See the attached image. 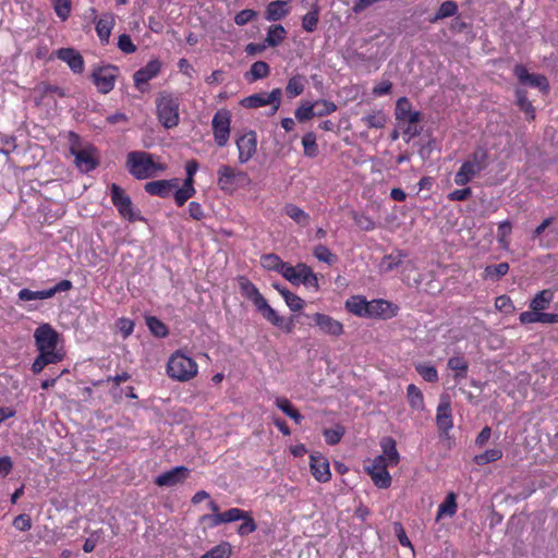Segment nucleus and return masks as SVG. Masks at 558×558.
<instances>
[{"instance_id":"nucleus-1","label":"nucleus","mask_w":558,"mask_h":558,"mask_svg":"<svg viewBox=\"0 0 558 558\" xmlns=\"http://www.w3.org/2000/svg\"><path fill=\"white\" fill-rule=\"evenodd\" d=\"M241 294L250 300L255 310L263 315V317L271 325L282 329L287 333H291L294 329V322L292 318H284L280 316L267 302L264 295L259 292L258 288L246 277L240 276L238 278Z\"/></svg>"},{"instance_id":"nucleus-2","label":"nucleus","mask_w":558,"mask_h":558,"mask_svg":"<svg viewBox=\"0 0 558 558\" xmlns=\"http://www.w3.org/2000/svg\"><path fill=\"white\" fill-rule=\"evenodd\" d=\"M125 167L136 180L154 178L167 168L166 165L156 162L153 154L143 150L130 151Z\"/></svg>"},{"instance_id":"nucleus-3","label":"nucleus","mask_w":558,"mask_h":558,"mask_svg":"<svg viewBox=\"0 0 558 558\" xmlns=\"http://www.w3.org/2000/svg\"><path fill=\"white\" fill-rule=\"evenodd\" d=\"M488 150L485 147L478 146L466 160H464L454 174V183L459 186H464L471 182L477 174H480L487 167Z\"/></svg>"},{"instance_id":"nucleus-4","label":"nucleus","mask_w":558,"mask_h":558,"mask_svg":"<svg viewBox=\"0 0 558 558\" xmlns=\"http://www.w3.org/2000/svg\"><path fill=\"white\" fill-rule=\"evenodd\" d=\"M217 177L219 189L227 194H233L236 190L251 184V179L245 171L229 165H221Z\"/></svg>"},{"instance_id":"nucleus-5","label":"nucleus","mask_w":558,"mask_h":558,"mask_svg":"<svg viewBox=\"0 0 558 558\" xmlns=\"http://www.w3.org/2000/svg\"><path fill=\"white\" fill-rule=\"evenodd\" d=\"M71 147L70 153L74 156V162L77 169L83 173H88L99 166V156L97 148L88 145L84 148H76L75 145L80 142V136L70 132Z\"/></svg>"},{"instance_id":"nucleus-6","label":"nucleus","mask_w":558,"mask_h":558,"mask_svg":"<svg viewBox=\"0 0 558 558\" xmlns=\"http://www.w3.org/2000/svg\"><path fill=\"white\" fill-rule=\"evenodd\" d=\"M197 369L196 362L180 351L173 353L167 363L168 376L179 381L190 380L197 374Z\"/></svg>"},{"instance_id":"nucleus-7","label":"nucleus","mask_w":558,"mask_h":558,"mask_svg":"<svg viewBox=\"0 0 558 558\" xmlns=\"http://www.w3.org/2000/svg\"><path fill=\"white\" fill-rule=\"evenodd\" d=\"M179 99L171 94L162 93L156 99L157 117L166 129L179 124Z\"/></svg>"},{"instance_id":"nucleus-8","label":"nucleus","mask_w":558,"mask_h":558,"mask_svg":"<svg viewBox=\"0 0 558 558\" xmlns=\"http://www.w3.org/2000/svg\"><path fill=\"white\" fill-rule=\"evenodd\" d=\"M110 198L119 214L130 222L144 221L145 218L141 214L135 213L131 197L117 183L109 186Z\"/></svg>"},{"instance_id":"nucleus-9","label":"nucleus","mask_w":558,"mask_h":558,"mask_svg":"<svg viewBox=\"0 0 558 558\" xmlns=\"http://www.w3.org/2000/svg\"><path fill=\"white\" fill-rule=\"evenodd\" d=\"M119 68L112 64L95 65L90 80L100 94H109L116 86Z\"/></svg>"},{"instance_id":"nucleus-10","label":"nucleus","mask_w":558,"mask_h":558,"mask_svg":"<svg viewBox=\"0 0 558 558\" xmlns=\"http://www.w3.org/2000/svg\"><path fill=\"white\" fill-rule=\"evenodd\" d=\"M211 130L217 146H227L231 133V112L228 109L217 110L211 120Z\"/></svg>"},{"instance_id":"nucleus-11","label":"nucleus","mask_w":558,"mask_h":558,"mask_svg":"<svg viewBox=\"0 0 558 558\" xmlns=\"http://www.w3.org/2000/svg\"><path fill=\"white\" fill-rule=\"evenodd\" d=\"M73 288V284L70 280L63 279L59 281L57 284L49 289L33 291L27 288H24L19 291L17 298L20 301H35V300H46L54 296L59 292H65Z\"/></svg>"},{"instance_id":"nucleus-12","label":"nucleus","mask_w":558,"mask_h":558,"mask_svg":"<svg viewBox=\"0 0 558 558\" xmlns=\"http://www.w3.org/2000/svg\"><path fill=\"white\" fill-rule=\"evenodd\" d=\"M238 148V161L240 165L248 162L257 150V134L255 131H247L235 140Z\"/></svg>"},{"instance_id":"nucleus-13","label":"nucleus","mask_w":558,"mask_h":558,"mask_svg":"<svg viewBox=\"0 0 558 558\" xmlns=\"http://www.w3.org/2000/svg\"><path fill=\"white\" fill-rule=\"evenodd\" d=\"M312 319L315 326H317L319 331L325 336L339 338L344 333L343 324L328 314L315 313L312 315Z\"/></svg>"},{"instance_id":"nucleus-14","label":"nucleus","mask_w":558,"mask_h":558,"mask_svg":"<svg viewBox=\"0 0 558 558\" xmlns=\"http://www.w3.org/2000/svg\"><path fill=\"white\" fill-rule=\"evenodd\" d=\"M513 73L521 84L538 88L544 94L549 92V83L545 75L531 74L523 64H515Z\"/></svg>"},{"instance_id":"nucleus-15","label":"nucleus","mask_w":558,"mask_h":558,"mask_svg":"<svg viewBox=\"0 0 558 558\" xmlns=\"http://www.w3.org/2000/svg\"><path fill=\"white\" fill-rule=\"evenodd\" d=\"M35 343L38 351L56 349L58 342L57 331L49 325H40L34 332Z\"/></svg>"},{"instance_id":"nucleus-16","label":"nucleus","mask_w":558,"mask_h":558,"mask_svg":"<svg viewBox=\"0 0 558 558\" xmlns=\"http://www.w3.org/2000/svg\"><path fill=\"white\" fill-rule=\"evenodd\" d=\"M367 318L389 319L397 315L398 306L384 299H374L368 303Z\"/></svg>"},{"instance_id":"nucleus-17","label":"nucleus","mask_w":558,"mask_h":558,"mask_svg":"<svg viewBox=\"0 0 558 558\" xmlns=\"http://www.w3.org/2000/svg\"><path fill=\"white\" fill-rule=\"evenodd\" d=\"M189 475L190 470L186 466L178 465L159 474L155 480V484L160 487H171L184 482Z\"/></svg>"},{"instance_id":"nucleus-18","label":"nucleus","mask_w":558,"mask_h":558,"mask_svg":"<svg viewBox=\"0 0 558 558\" xmlns=\"http://www.w3.org/2000/svg\"><path fill=\"white\" fill-rule=\"evenodd\" d=\"M178 185L179 179L177 178L169 180H156L147 182L144 185V190L149 195L168 198Z\"/></svg>"},{"instance_id":"nucleus-19","label":"nucleus","mask_w":558,"mask_h":558,"mask_svg":"<svg viewBox=\"0 0 558 558\" xmlns=\"http://www.w3.org/2000/svg\"><path fill=\"white\" fill-rule=\"evenodd\" d=\"M161 70V62L157 59L150 60L133 74L134 85L142 90V86L155 78Z\"/></svg>"},{"instance_id":"nucleus-20","label":"nucleus","mask_w":558,"mask_h":558,"mask_svg":"<svg viewBox=\"0 0 558 558\" xmlns=\"http://www.w3.org/2000/svg\"><path fill=\"white\" fill-rule=\"evenodd\" d=\"M310 468L314 478L320 483H326L330 480V466L328 460L320 453H312L310 456Z\"/></svg>"},{"instance_id":"nucleus-21","label":"nucleus","mask_w":558,"mask_h":558,"mask_svg":"<svg viewBox=\"0 0 558 558\" xmlns=\"http://www.w3.org/2000/svg\"><path fill=\"white\" fill-rule=\"evenodd\" d=\"M56 57L65 62L73 73L81 74L84 71V59L74 48H60L56 51Z\"/></svg>"},{"instance_id":"nucleus-22","label":"nucleus","mask_w":558,"mask_h":558,"mask_svg":"<svg viewBox=\"0 0 558 558\" xmlns=\"http://www.w3.org/2000/svg\"><path fill=\"white\" fill-rule=\"evenodd\" d=\"M296 280L294 284H304L315 290L319 289L318 278L313 269L304 263L295 265Z\"/></svg>"},{"instance_id":"nucleus-23","label":"nucleus","mask_w":558,"mask_h":558,"mask_svg":"<svg viewBox=\"0 0 558 558\" xmlns=\"http://www.w3.org/2000/svg\"><path fill=\"white\" fill-rule=\"evenodd\" d=\"M302 3L311 8L302 17V27L305 32L312 33L317 28L319 21L318 0H302Z\"/></svg>"},{"instance_id":"nucleus-24","label":"nucleus","mask_w":558,"mask_h":558,"mask_svg":"<svg viewBox=\"0 0 558 558\" xmlns=\"http://www.w3.org/2000/svg\"><path fill=\"white\" fill-rule=\"evenodd\" d=\"M422 120V114L420 111H414L409 117L405 118V121L408 124L403 129L402 137L405 143H410L412 138L418 136L422 131L423 126L420 125V122Z\"/></svg>"},{"instance_id":"nucleus-25","label":"nucleus","mask_w":558,"mask_h":558,"mask_svg":"<svg viewBox=\"0 0 558 558\" xmlns=\"http://www.w3.org/2000/svg\"><path fill=\"white\" fill-rule=\"evenodd\" d=\"M242 518H245V511L240 508H230L225 512L204 517V519H209L211 521V526H218L223 523L235 522L241 520Z\"/></svg>"},{"instance_id":"nucleus-26","label":"nucleus","mask_w":558,"mask_h":558,"mask_svg":"<svg viewBox=\"0 0 558 558\" xmlns=\"http://www.w3.org/2000/svg\"><path fill=\"white\" fill-rule=\"evenodd\" d=\"M368 303L369 301H367L366 298L363 295H352L349 299H347L344 307L349 313L357 317L367 318L369 310Z\"/></svg>"},{"instance_id":"nucleus-27","label":"nucleus","mask_w":558,"mask_h":558,"mask_svg":"<svg viewBox=\"0 0 558 558\" xmlns=\"http://www.w3.org/2000/svg\"><path fill=\"white\" fill-rule=\"evenodd\" d=\"M380 448L383 453L381 457H385V461H388V463L391 466H395L400 461V454L397 450V442L391 436H385L380 439Z\"/></svg>"},{"instance_id":"nucleus-28","label":"nucleus","mask_w":558,"mask_h":558,"mask_svg":"<svg viewBox=\"0 0 558 558\" xmlns=\"http://www.w3.org/2000/svg\"><path fill=\"white\" fill-rule=\"evenodd\" d=\"M436 423L439 430L447 433L453 427L449 402H440L437 407Z\"/></svg>"},{"instance_id":"nucleus-29","label":"nucleus","mask_w":558,"mask_h":558,"mask_svg":"<svg viewBox=\"0 0 558 558\" xmlns=\"http://www.w3.org/2000/svg\"><path fill=\"white\" fill-rule=\"evenodd\" d=\"M290 12L287 1L275 0L268 3L265 11V19L270 22L279 21L286 17Z\"/></svg>"},{"instance_id":"nucleus-30","label":"nucleus","mask_w":558,"mask_h":558,"mask_svg":"<svg viewBox=\"0 0 558 558\" xmlns=\"http://www.w3.org/2000/svg\"><path fill=\"white\" fill-rule=\"evenodd\" d=\"M34 94L36 96H38V99H36V104H40L43 102V100L49 96V95H57L58 97H65L66 96V93L63 88L57 86V85H51V84H48L46 82H40L38 83L35 87H34Z\"/></svg>"},{"instance_id":"nucleus-31","label":"nucleus","mask_w":558,"mask_h":558,"mask_svg":"<svg viewBox=\"0 0 558 558\" xmlns=\"http://www.w3.org/2000/svg\"><path fill=\"white\" fill-rule=\"evenodd\" d=\"M447 366L449 369H451L454 373L453 378L456 381H460V380L466 378L468 371H469V363L463 356H461V355L451 356L447 362Z\"/></svg>"},{"instance_id":"nucleus-32","label":"nucleus","mask_w":558,"mask_h":558,"mask_svg":"<svg viewBox=\"0 0 558 558\" xmlns=\"http://www.w3.org/2000/svg\"><path fill=\"white\" fill-rule=\"evenodd\" d=\"M457 496L453 492H450L445 497V500L439 505L436 519L438 521L442 517L452 518L457 513Z\"/></svg>"},{"instance_id":"nucleus-33","label":"nucleus","mask_w":558,"mask_h":558,"mask_svg":"<svg viewBox=\"0 0 558 558\" xmlns=\"http://www.w3.org/2000/svg\"><path fill=\"white\" fill-rule=\"evenodd\" d=\"M270 73V66L265 61H256L251 65L250 71L245 73V80L250 83L267 77Z\"/></svg>"},{"instance_id":"nucleus-34","label":"nucleus","mask_w":558,"mask_h":558,"mask_svg":"<svg viewBox=\"0 0 558 558\" xmlns=\"http://www.w3.org/2000/svg\"><path fill=\"white\" fill-rule=\"evenodd\" d=\"M387 121L388 117L383 110L373 111L361 118V122L368 129H383Z\"/></svg>"},{"instance_id":"nucleus-35","label":"nucleus","mask_w":558,"mask_h":558,"mask_svg":"<svg viewBox=\"0 0 558 558\" xmlns=\"http://www.w3.org/2000/svg\"><path fill=\"white\" fill-rule=\"evenodd\" d=\"M459 8L458 4L452 1L448 0L440 4L438 8L436 14L428 19L429 23H437L440 20L451 17L458 14Z\"/></svg>"},{"instance_id":"nucleus-36","label":"nucleus","mask_w":558,"mask_h":558,"mask_svg":"<svg viewBox=\"0 0 558 558\" xmlns=\"http://www.w3.org/2000/svg\"><path fill=\"white\" fill-rule=\"evenodd\" d=\"M276 407L282 411L287 416L294 421L295 424H301L303 415L292 405L287 398H276Z\"/></svg>"},{"instance_id":"nucleus-37","label":"nucleus","mask_w":558,"mask_h":558,"mask_svg":"<svg viewBox=\"0 0 558 558\" xmlns=\"http://www.w3.org/2000/svg\"><path fill=\"white\" fill-rule=\"evenodd\" d=\"M287 35L286 28L281 24L271 25L265 38V43L268 47H277Z\"/></svg>"},{"instance_id":"nucleus-38","label":"nucleus","mask_w":558,"mask_h":558,"mask_svg":"<svg viewBox=\"0 0 558 558\" xmlns=\"http://www.w3.org/2000/svg\"><path fill=\"white\" fill-rule=\"evenodd\" d=\"M305 88V77L301 74L293 75L289 78L286 93L289 98H295L303 94Z\"/></svg>"},{"instance_id":"nucleus-39","label":"nucleus","mask_w":558,"mask_h":558,"mask_svg":"<svg viewBox=\"0 0 558 558\" xmlns=\"http://www.w3.org/2000/svg\"><path fill=\"white\" fill-rule=\"evenodd\" d=\"M284 214L300 226H307L310 223V215L302 208L294 204H287L284 206Z\"/></svg>"},{"instance_id":"nucleus-40","label":"nucleus","mask_w":558,"mask_h":558,"mask_svg":"<svg viewBox=\"0 0 558 558\" xmlns=\"http://www.w3.org/2000/svg\"><path fill=\"white\" fill-rule=\"evenodd\" d=\"M517 105L524 113L527 114L530 120L535 118V109L532 102L527 99V93L525 89H515Z\"/></svg>"},{"instance_id":"nucleus-41","label":"nucleus","mask_w":558,"mask_h":558,"mask_svg":"<svg viewBox=\"0 0 558 558\" xmlns=\"http://www.w3.org/2000/svg\"><path fill=\"white\" fill-rule=\"evenodd\" d=\"M407 397H408L409 404L413 410H423L424 409L423 393L420 390V388L416 387L414 384L408 385Z\"/></svg>"},{"instance_id":"nucleus-42","label":"nucleus","mask_w":558,"mask_h":558,"mask_svg":"<svg viewBox=\"0 0 558 558\" xmlns=\"http://www.w3.org/2000/svg\"><path fill=\"white\" fill-rule=\"evenodd\" d=\"M509 271V264L504 262L496 265H488L484 269V278L498 281Z\"/></svg>"},{"instance_id":"nucleus-43","label":"nucleus","mask_w":558,"mask_h":558,"mask_svg":"<svg viewBox=\"0 0 558 558\" xmlns=\"http://www.w3.org/2000/svg\"><path fill=\"white\" fill-rule=\"evenodd\" d=\"M315 109H316L315 101L314 102L303 101L294 111L295 119L299 122L308 121L312 118L316 117Z\"/></svg>"},{"instance_id":"nucleus-44","label":"nucleus","mask_w":558,"mask_h":558,"mask_svg":"<svg viewBox=\"0 0 558 558\" xmlns=\"http://www.w3.org/2000/svg\"><path fill=\"white\" fill-rule=\"evenodd\" d=\"M414 111L412 110V104L407 97H400L397 100L395 116L399 124L404 123L405 118Z\"/></svg>"},{"instance_id":"nucleus-45","label":"nucleus","mask_w":558,"mask_h":558,"mask_svg":"<svg viewBox=\"0 0 558 558\" xmlns=\"http://www.w3.org/2000/svg\"><path fill=\"white\" fill-rule=\"evenodd\" d=\"M240 105L244 108H250V109L267 106V105H269V101L267 98V93L262 92V93H256V94L250 95V96L243 98L240 101Z\"/></svg>"},{"instance_id":"nucleus-46","label":"nucleus","mask_w":558,"mask_h":558,"mask_svg":"<svg viewBox=\"0 0 558 558\" xmlns=\"http://www.w3.org/2000/svg\"><path fill=\"white\" fill-rule=\"evenodd\" d=\"M146 325L149 331L157 338H165L169 333V329L166 324L155 316H147Z\"/></svg>"},{"instance_id":"nucleus-47","label":"nucleus","mask_w":558,"mask_h":558,"mask_svg":"<svg viewBox=\"0 0 558 558\" xmlns=\"http://www.w3.org/2000/svg\"><path fill=\"white\" fill-rule=\"evenodd\" d=\"M553 292L550 290L539 291L530 303V307L533 311H542L548 306L553 300Z\"/></svg>"},{"instance_id":"nucleus-48","label":"nucleus","mask_w":558,"mask_h":558,"mask_svg":"<svg viewBox=\"0 0 558 558\" xmlns=\"http://www.w3.org/2000/svg\"><path fill=\"white\" fill-rule=\"evenodd\" d=\"M302 146L306 157L314 158L319 154L316 135L313 132L304 134L302 137Z\"/></svg>"},{"instance_id":"nucleus-49","label":"nucleus","mask_w":558,"mask_h":558,"mask_svg":"<svg viewBox=\"0 0 558 558\" xmlns=\"http://www.w3.org/2000/svg\"><path fill=\"white\" fill-rule=\"evenodd\" d=\"M345 433V429L342 425L337 424L332 428H326L323 432V435L325 437V441L330 445L335 446L340 442L341 438L343 437Z\"/></svg>"},{"instance_id":"nucleus-50","label":"nucleus","mask_w":558,"mask_h":558,"mask_svg":"<svg viewBox=\"0 0 558 558\" xmlns=\"http://www.w3.org/2000/svg\"><path fill=\"white\" fill-rule=\"evenodd\" d=\"M230 555L231 546L229 543L223 542L206 551L201 558H230Z\"/></svg>"},{"instance_id":"nucleus-51","label":"nucleus","mask_w":558,"mask_h":558,"mask_svg":"<svg viewBox=\"0 0 558 558\" xmlns=\"http://www.w3.org/2000/svg\"><path fill=\"white\" fill-rule=\"evenodd\" d=\"M417 374L427 383L438 381V372L435 366L429 364H417L415 365Z\"/></svg>"},{"instance_id":"nucleus-52","label":"nucleus","mask_w":558,"mask_h":558,"mask_svg":"<svg viewBox=\"0 0 558 558\" xmlns=\"http://www.w3.org/2000/svg\"><path fill=\"white\" fill-rule=\"evenodd\" d=\"M313 254L318 260L328 265H332L338 260L337 255L323 244L315 246Z\"/></svg>"},{"instance_id":"nucleus-53","label":"nucleus","mask_w":558,"mask_h":558,"mask_svg":"<svg viewBox=\"0 0 558 558\" xmlns=\"http://www.w3.org/2000/svg\"><path fill=\"white\" fill-rule=\"evenodd\" d=\"M512 231V225L509 220H504L498 223L497 240L501 247L507 248L509 246V235Z\"/></svg>"},{"instance_id":"nucleus-54","label":"nucleus","mask_w":558,"mask_h":558,"mask_svg":"<svg viewBox=\"0 0 558 558\" xmlns=\"http://www.w3.org/2000/svg\"><path fill=\"white\" fill-rule=\"evenodd\" d=\"M502 458V451L499 449H488L485 452L474 457V462L477 465H485L490 462L498 461Z\"/></svg>"},{"instance_id":"nucleus-55","label":"nucleus","mask_w":558,"mask_h":558,"mask_svg":"<svg viewBox=\"0 0 558 558\" xmlns=\"http://www.w3.org/2000/svg\"><path fill=\"white\" fill-rule=\"evenodd\" d=\"M408 256V254L402 250H396L392 253L386 255L384 257V263H387L386 270L391 271L398 266L401 265L402 260Z\"/></svg>"},{"instance_id":"nucleus-56","label":"nucleus","mask_w":558,"mask_h":558,"mask_svg":"<svg viewBox=\"0 0 558 558\" xmlns=\"http://www.w3.org/2000/svg\"><path fill=\"white\" fill-rule=\"evenodd\" d=\"M374 485L378 488H388L391 485V476L387 470L369 472Z\"/></svg>"},{"instance_id":"nucleus-57","label":"nucleus","mask_w":558,"mask_h":558,"mask_svg":"<svg viewBox=\"0 0 558 558\" xmlns=\"http://www.w3.org/2000/svg\"><path fill=\"white\" fill-rule=\"evenodd\" d=\"M352 219L362 231H372L376 227L375 221L369 216L364 214L353 211Z\"/></svg>"},{"instance_id":"nucleus-58","label":"nucleus","mask_w":558,"mask_h":558,"mask_svg":"<svg viewBox=\"0 0 558 558\" xmlns=\"http://www.w3.org/2000/svg\"><path fill=\"white\" fill-rule=\"evenodd\" d=\"M112 21L100 19L96 23V32L101 43L107 44L112 29Z\"/></svg>"},{"instance_id":"nucleus-59","label":"nucleus","mask_w":558,"mask_h":558,"mask_svg":"<svg viewBox=\"0 0 558 558\" xmlns=\"http://www.w3.org/2000/svg\"><path fill=\"white\" fill-rule=\"evenodd\" d=\"M53 9L59 19L65 21L71 13V0H52Z\"/></svg>"},{"instance_id":"nucleus-60","label":"nucleus","mask_w":558,"mask_h":558,"mask_svg":"<svg viewBox=\"0 0 558 558\" xmlns=\"http://www.w3.org/2000/svg\"><path fill=\"white\" fill-rule=\"evenodd\" d=\"M316 117L328 116L337 110V105L333 101L320 99L315 101Z\"/></svg>"},{"instance_id":"nucleus-61","label":"nucleus","mask_w":558,"mask_h":558,"mask_svg":"<svg viewBox=\"0 0 558 558\" xmlns=\"http://www.w3.org/2000/svg\"><path fill=\"white\" fill-rule=\"evenodd\" d=\"M283 260L276 254H265L262 256V266L269 270H276L279 272V268L282 265Z\"/></svg>"},{"instance_id":"nucleus-62","label":"nucleus","mask_w":558,"mask_h":558,"mask_svg":"<svg viewBox=\"0 0 558 558\" xmlns=\"http://www.w3.org/2000/svg\"><path fill=\"white\" fill-rule=\"evenodd\" d=\"M241 520L243 522L238 529L239 535L245 536L256 531L257 525L248 512L245 511V518H242Z\"/></svg>"},{"instance_id":"nucleus-63","label":"nucleus","mask_w":558,"mask_h":558,"mask_svg":"<svg viewBox=\"0 0 558 558\" xmlns=\"http://www.w3.org/2000/svg\"><path fill=\"white\" fill-rule=\"evenodd\" d=\"M118 48L126 53H133L136 51V46L133 44L131 36L129 34H121L118 38Z\"/></svg>"},{"instance_id":"nucleus-64","label":"nucleus","mask_w":558,"mask_h":558,"mask_svg":"<svg viewBox=\"0 0 558 558\" xmlns=\"http://www.w3.org/2000/svg\"><path fill=\"white\" fill-rule=\"evenodd\" d=\"M257 16V12L252 9H244L235 14L234 23L239 26H244Z\"/></svg>"}]
</instances>
